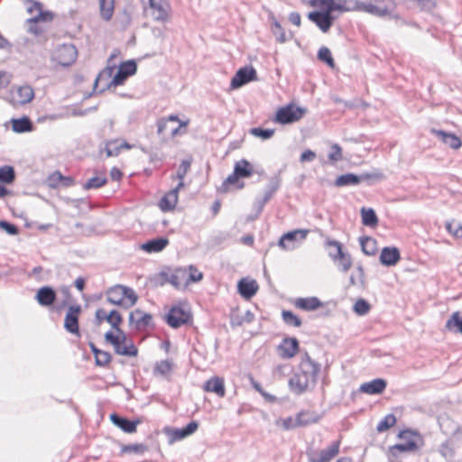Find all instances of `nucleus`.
Segmentation results:
<instances>
[{"label": "nucleus", "mask_w": 462, "mask_h": 462, "mask_svg": "<svg viewBox=\"0 0 462 462\" xmlns=\"http://www.w3.org/2000/svg\"><path fill=\"white\" fill-rule=\"evenodd\" d=\"M326 246L336 247V253L335 254L330 253V258L341 272L346 273L352 266V258L348 253L343 251L342 244L337 240L328 239Z\"/></svg>", "instance_id": "nucleus-10"}, {"label": "nucleus", "mask_w": 462, "mask_h": 462, "mask_svg": "<svg viewBox=\"0 0 462 462\" xmlns=\"http://www.w3.org/2000/svg\"><path fill=\"white\" fill-rule=\"evenodd\" d=\"M446 328L454 333L462 334V316L459 312H454L446 323Z\"/></svg>", "instance_id": "nucleus-44"}, {"label": "nucleus", "mask_w": 462, "mask_h": 462, "mask_svg": "<svg viewBox=\"0 0 462 462\" xmlns=\"http://www.w3.org/2000/svg\"><path fill=\"white\" fill-rule=\"evenodd\" d=\"M178 202V194L176 189H171L164 195L160 200V208L163 212L172 210Z\"/></svg>", "instance_id": "nucleus-36"}, {"label": "nucleus", "mask_w": 462, "mask_h": 462, "mask_svg": "<svg viewBox=\"0 0 462 462\" xmlns=\"http://www.w3.org/2000/svg\"><path fill=\"white\" fill-rule=\"evenodd\" d=\"M362 224L365 226L375 227L378 225V217L372 208H361Z\"/></svg>", "instance_id": "nucleus-37"}, {"label": "nucleus", "mask_w": 462, "mask_h": 462, "mask_svg": "<svg viewBox=\"0 0 462 462\" xmlns=\"http://www.w3.org/2000/svg\"><path fill=\"white\" fill-rule=\"evenodd\" d=\"M78 51L73 44H62L56 51V60L62 67H69L77 59Z\"/></svg>", "instance_id": "nucleus-18"}, {"label": "nucleus", "mask_w": 462, "mask_h": 462, "mask_svg": "<svg viewBox=\"0 0 462 462\" xmlns=\"http://www.w3.org/2000/svg\"><path fill=\"white\" fill-rule=\"evenodd\" d=\"M257 79V72L256 69L253 66H245L240 68L230 82V88L232 89H237L244 85L254 81Z\"/></svg>", "instance_id": "nucleus-16"}, {"label": "nucleus", "mask_w": 462, "mask_h": 462, "mask_svg": "<svg viewBox=\"0 0 462 462\" xmlns=\"http://www.w3.org/2000/svg\"><path fill=\"white\" fill-rule=\"evenodd\" d=\"M187 276L186 268L179 267L171 273L169 283L175 289L180 290L182 288V282H185Z\"/></svg>", "instance_id": "nucleus-38"}, {"label": "nucleus", "mask_w": 462, "mask_h": 462, "mask_svg": "<svg viewBox=\"0 0 462 462\" xmlns=\"http://www.w3.org/2000/svg\"><path fill=\"white\" fill-rule=\"evenodd\" d=\"M335 11L340 13L359 11L369 14H379L380 10L373 5H365V2L359 0H329Z\"/></svg>", "instance_id": "nucleus-8"}, {"label": "nucleus", "mask_w": 462, "mask_h": 462, "mask_svg": "<svg viewBox=\"0 0 462 462\" xmlns=\"http://www.w3.org/2000/svg\"><path fill=\"white\" fill-rule=\"evenodd\" d=\"M189 273H187L184 286L186 287L191 282H198L203 279V273L199 272L194 265L189 266Z\"/></svg>", "instance_id": "nucleus-51"}, {"label": "nucleus", "mask_w": 462, "mask_h": 462, "mask_svg": "<svg viewBox=\"0 0 462 462\" xmlns=\"http://www.w3.org/2000/svg\"><path fill=\"white\" fill-rule=\"evenodd\" d=\"M173 368L174 363L171 360H161L155 363L152 373L155 376L160 375L162 377L167 378L171 374Z\"/></svg>", "instance_id": "nucleus-35"}, {"label": "nucleus", "mask_w": 462, "mask_h": 462, "mask_svg": "<svg viewBox=\"0 0 462 462\" xmlns=\"http://www.w3.org/2000/svg\"><path fill=\"white\" fill-rule=\"evenodd\" d=\"M32 5L28 7L29 12H32L33 9L39 11V14L33 18L28 19L29 27L28 32L38 36L41 35L44 31L38 25L39 21H48L52 18V15L49 12H43L42 10V4L36 1H32Z\"/></svg>", "instance_id": "nucleus-12"}, {"label": "nucleus", "mask_w": 462, "mask_h": 462, "mask_svg": "<svg viewBox=\"0 0 462 462\" xmlns=\"http://www.w3.org/2000/svg\"><path fill=\"white\" fill-rule=\"evenodd\" d=\"M169 245V239L164 236H158L141 245V249L146 253L162 252Z\"/></svg>", "instance_id": "nucleus-30"}, {"label": "nucleus", "mask_w": 462, "mask_h": 462, "mask_svg": "<svg viewBox=\"0 0 462 462\" xmlns=\"http://www.w3.org/2000/svg\"><path fill=\"white\" fill-rule=\"evenodd\" d=\"M357 176L359 179V184L365 181L368 185H372L376 181L385 179L384 174L378 170H374L371 172H363L361 174H357Z\"/></svg>", "instance_id": "nucleus-43"}, {"label": "nucleus", "mask_w": 462, "mask_h": 462, "mask_svg": "<svg viewBox=\"0 0 462 462\" xmlns=\"http://www.w3.org/2000/svg\"><path fill=\"white\" fill-rule=\"evenodd\" d=\"M396 423V418L393 413H389L377 424L376 430L384 432Z\"/></svg>", "instance_id": "nucleus-52"}, {"label": "nucleus", "mask_w": 462, "mask_h": 462, "mask_svg": "<svg viewBox=\"0 0 462 462\" xmlns=\"http://www.w3.org/2000/svg\"><path fill=\"white\" fill-rule=\"evenodd\" d=\"M15 171L13 166L5 165L0 167V182L3 184H12L15 180Z\"/></svg>", "instance_id": "nucleus-45"}, {"label": "nucleus", "mask_w": 462, "mask_h": 462, "mask_svg": "<svg viewBox=\"0 0 462 462\" xmlns=\"http://www.w3.org/2000/svg\"><path fill=\"white\" fill-rule=\"evenodd\" d=\"M0 228L11 236H16L19 234V227L6 220H0Z\"/></svg>", "instance_id": "nucleus-61"}, {"label": "nucleus", "mask_w": 462, "mask_h": 462, "mask_svg": "<svg viewBox=\"0 0 462 462\" xmlns=\"http://www.w3.org/2000/svg\"><path fill=\"white\" fill-rule=\"evenodd\" d=\"M118 69L123 72L126 77H131L134 75L137 71V63L134 60H129L126 61H123Z\"/></svg>", "instance_id": "nucleus-54"}, {"label": "nucleus", "mask_w": 462, "mask_h": 462, "mask_svg": "<svg viewBox=\"0 0 462 462\" xmlns=\"http://www.w3.org/2000/svg\"><path fill=\"white\" fill-rule=\"evenodd\" d=\"M199 429V422L196 420H191L183 428H171L165 427L164 432L169 438V443H173L175 441H180L197 431Z\"/></svg>", "instance_id": "nucleus-14"}, {"label": "nucleus", "mask_w": 462, "mask_h": 462, "mask_svg": "<svg viewBox=\"0 0 462 462\" xmlns=\"http://www.w3.org/2000/svg\"><path fill=\"white\" fill-rule=\"evenodd\" d=\"M114 68L107 67L103 69L96 78L94 81V91H97L98 85L103 84L102 88L98 90V92L103 93L106 89H110L112 87H117L123 85L125 80L128 79L121 70L118 69L116 73L113 76Z\"/></svg>", "instance_id": "nucleus-6"}, {"label": "nucleus", "mask_w": 462, "mask_h": 462, "mask_svg": "<svg viewBox=\"0 0 462 462\" xmlns=\"http://www.w3.org/2000/svg\"><path fill=\"white\" fill-rule=\"evenodd\" d=\"M259 289L255 280L242 278L237 283L238 293L245 300L253 298Z\"/></svg>", "instance_id": "nucleus-25"}, {"label": "nucleus", "mask_w": 462, "mask_h": 462, "mask_svg": "<svg viewBox=\"0 0 462 462\" xmlns=\"http://www.w3.org/2000/svg\"><path fill=\"white\" fill-rule=\"evenodd\" d=\"M431 133L443 143L452 149H458L462 143L460 138L452 133H448L443 130L431 129Z\"/></svg>", "instance_id": "nucleus-29"}, {"label": "nucleus", "mask_w": 462, "mask_h": 462, "mask_svg": "<svg viewBox=\"0 0 462 462\" xmlns=\"http://www.w3.org/2000/svg\"><path fill=\"white\" fill-rule=\"evenodd\" d=\"M300 349V343L296 337H285L278 346V354L283 359L293 357Z\"/></svg>", "instance_id": "nucleus-21"}, {"label": "nucleus", "mask_w": 462, "mask_h": 462, "mask_svg": "<svg viewBox=\"0 0 462 462\" xmlns=\"http://www.w3.org/2000/svg\"><path fill=\"white\" fill-rule=\"evenodd\" d=\"M401 259L400 251L395 246H385L380 254V263L384 266H394Z\"/></svg>", "instance_id": "nucleus-26"}, {"label": "nucleus", "mask_w": 462, "mask_h": 462, "mask_svg": "<svg viewBox=\"0 0 462 462\" xmlns=\"http://www.w3.org/2000/svg\"><path fill=\"white\" fill-rule=\"evenodd\" d=\"M11 122L12 129L15 133L22 134L32 132L33 130V124L32 120L26 116H23L20 118H14Z\"/></svg>", "instance_id": "nucleus-33"}, {"label": "nucleus", "mask_w": 462, "mask_h": 462, "mask_svg": "<svg viewBox=\"0 0 462 462\" xmlns=\"http://www.w3.org/2000/svg\"><path fill=\"white\" fill-rule=\"evenodd\" d=\"M249 133L262 140H268L274 134V129L254 127L249 130Z\"/></svg>", "instance_id": "nucleus-55"}, {"label": "nucleus", "mask_w": 462, "mask_h": 462, "mask_svg": "<svg viewBox=\"0 0 462 462\" xmlns=\"http://www.w3.org/2000/svg\"><path fill=\"white\" fill-rule=\"evenodd\" d=\"M204 391L214 393L218 397H224L226 394L224 379L218 376H214L208 379L203 386Z\"/></svg>", "instance_id": "nucleus-31"}, {"label": "nucleus", "mask_w": 462, "mask_h": 462, "mask_svg": "<svg viewBox=\"0 0 462 462\" xmlns=\"http://www.w3.org/2000/svg\"><path fill=\"white\" fill-rule=\"evenodd\" d=\"M188 122L180 121L178 116L171 115L168 117L160 118L157 121V134L162 142L165 143L176 136L180 127L186 126Z\"/></svg>", "instance_id": "nucleus-5"}, {"label": "nucleus", "mask_w": 462, "mask_h": 462, "mask_svg": "<svg viewBox=\"0 0 462 462\" xmlns=\"http://www.w3.org/2000/svg\"><path fill=\"white\" fill-rule=\"evenodd\" d=\"M106 300L113 304L129 309L136 304L138 296L135 291L127 286L116 284L110 287L106 292Z\"/></svg>", "instance_id": "nucleus-4"}, {"label": "nucleus", "mask_w": 462, "mask_h": 462, "mask_svg": "<svg viewBox=\"0 0 462 462\" xmlns=\"http://www.w3.org/2000/svg\"><path fill=\"white\" fill-rule=\"evenodd\" d=\"M239 179L241 178L236 174L235 171H233V173L230 174L222 183L220 190L223 192L227 191L229 185H236L237 189H242L245 187V183L243 181H239Z\"/></svg>", "instance_id": "nucleus-48"}, {"label": "nucleus", "mask_w": 462, "mask_h": 462, "mask_svg": "<svg viewBox=\"0 0 462 462\" xmlns=\"http://www.w3.org/2000/svg\"><path fill=\"white\" fill-rule=\"evenodd\" d=\"M272 197L273 196H271L270 194L264 192L263 197L255 198L254 202V208L256 211V217H258L262 213L264 205L272 199Z\"/></svg>", "instance_id": "nucleus-59"}, {"label": "nucleus", "mask_w": 462, "mask_h": 462, "mask_svg": "<svg viewBox=\"0 0 462 462\" xmlns=\"http://www.w3.org/2000/svg\"><path fill=\"white\" fill-rule=\"evenodd\" d=\"M398 437L402 440V443L395 444L390 449L393 456H397V452H411L418 449L417 439H420L418 431L412 430H402Z\"/></svg>", "instance_id": "nucleus-9"}, {"label": "nucleus", "mask_w": 462, "mask_h": 462, "mask_svg": "<svg viewBox=\"0 0 462 462\" xmlns=\"http://www.w3.org/2000/svg\"><path fill=\"white\" fill-rule=\"evenodd\" d=\"M371 309L369 302L365 299H358L353 306V310L359 316L366 315Z\"/></svg>", "instance_id": "nucleus-56"}, {"label": "nucleus", "mask_w": 462, "mask_h": 462, "mask_svg": "<svg viewBox=\"0 0 462 462\" xmlns=\"http://www.w3.org/2000/svg\"><path fill=\"white\" fill-rule=\"evenodd\" d=\"M358 184L359 179L357 174L352 172L345 173L338 176L334 182V185L337 187L356 186Z\"/></svg>", "instance_id": "nucleus-39"}, {"label": "nucleus", "mask_w": 462, "mask_h": 462, "mask_svg": "<svg viewBox=\"0 0 462 462\" xmlns=\"http://www.w3.org/2000/svg\"><path fill=\"white\" fill-rule=\"evenodd\" d=\"M294 305L300 310L312 311L322 307L324 303L319 298L313 296L307 298H298L295 300Z\"/></svg>", "instance_id": "nucleus-32"}, {"label": "nucleus", "mask_w": 462, "mask_h": 462, "mask_svg": "<svg viewBox=\"0 0 462 462\" xmlns=\"http://www.w3.org/2000/svg\"><path fill=\"white\" fill-rule=\"evenodd\" d=\"M34 97V90L29 85L14 87L11 89L9 102L13 106H22L31 102Z\"/></svg>", "instance_id": "nucleus-13"}, {"label": "nucleus", "mask_w": 462, "mask_h": 462, "mask_svg": "<svg viewBox=\"0 0 462 462\" xmlns=\"http://www.w3.org/2000/svg\"><path fill=\"white\" fill-rule=\"evenodd\" d=\"M146 451H148V447L141 443L127 444L121 447L122 453H134L137 455H143Z\"/></svg>", "instance_id": "nucleus-49"}, {"label": "nucleus", "mask_w": 462, "mask_h": 462, "mask_svg": "<svg viewBox=\"0 0 462 462\" xmlns=\"http://www.w3.org/2000/svg\"><path fill=\"white\" fill-rule=\"evenodd\" d=\"M106 183L107 178L106 176H95L83 184V189L86 190L96 189L105 186Z\"/></svg>", "instance_id": "nucleus-47"}, {"label": "nucleus", "mask_w": 462, "mask_h": 462, "mask_svg": "<svg viewBox=\"0 0 462 462\" xmlns=\"http://www.w3.org/2000/svg\"><path fill=\"white\" fill-rule=\"evenodd\" d=\"M365 5H370L379 9L381 12L379 14H373L376 17L390 16L395 9L393 0H365Z\"/></svg>", "instance_id": "nucleus-28"}, {"label": "nucleus", "mask_w": 462, "mask_h": 462, "mask_svg": "<svg viewBox=\"0 0 462 462\" xmlns=\"http://www.w3.org/2000/svg\"><path fill=\"white\" fill-rule=\"evenodd\" d=\"M116 332V334H114L109 330L105 333V340L113 346L115 353L125 356H136L138 348L133 340L121 328Z\"/></svg>", "instance_id": "nucleus-3"}, {"label": "nucleus", "mask_w": 462, "mask_h": 462, "mask_svg": "<svg viewBox=\"0 0 462 462\" xmlns=\"http://www.w3.org/2000/svg\"><path fill=\"white\" fill-rule=\"evenodd\" d=\"M191 319L192 317L190 312L179 306L171 307L166 315L167 324L173 328H178L188 324Z\"/></svg>", "instance_id": "nucleus-15"}, {"label": "nucleus", "mask_w": 462, "mask_h": 462, "mask_svg": "<svg viewBox=\"0 0 462 462\" xmlns=\"http://www.w3.org/2000/svg\"><path fill=\"white\" fill-rule=\"evenodd\" d=\"M320 371V365L312 360L310 355L305 352L301 356L299 370L288 382L291 393L301 395L315 387L318 375Z\"/></svg>", "instance_id": "nucleus-1"}, {"label": "nucleus", "mask_w": 462, "mask_h": 462, "mask_svg": "<svg viewBox=\"0 0 462 462\" xmlns=\"http://www.w3.org/2000/svg\"><path fill=\"white\" fill-rule=\"evenodd\" d=\"M362 252L366 255H374L377 252V242L370 236H362L359 239Z\"/></svg>", "instance_id": "nucleus-41"}, {"label": "nucleus", "mask_w": 462, "mask_h": 462, "mask_svg": "<svg viewBox=\"0 0 462 462\" xmlns=\"http://www.w3.org/2000/svg\"><path fill=\"white\" fill-rule=\"evenodd\" d=\"M110 420L114 425L121 429L125 433H134L136 431L139 420H131L125 417L120 416L116 413L110 415Z\"/></svg>", "instance_id": "nucleus-27"}, {"label": "nucleus", "mask_w": 462, "mask_h": 462, "mask_svg": "<svg viewBox=\"0 0 462 462\" xmlns=\"http://www.w3.org/2000/svg\"><path fill=\"white\" fill-rule=\"evenodd\" d=\"M34 299L42 307H51L57 300V291L53 287L45 285L38 289Z\"/></svg>", "instance_id": "nucleus-22"}, {"label": "nucleus", "mask_w": 462, "mask_h": 462, "mask_svg": "<svg viewBox=\"0 0 462 462\" xmlns=\"http://www.w3.org/2000/svg\"><path fill=\"white\" fill-rule=\"evenodd\" d=\"M319 416L310 411H301L298 413L295 419V426H307L311 423L318 422Z\"/></svg>", "instance_id": "nucleus-42"}, {"label": "nucleus", "mask_w": 462, "mask_h": 462, "mask_svg": "<svg viewBox=\"0 0 462 462\" xmlns=\"http://www.w3.org/2000/svg\"><path fill=\"white\" fill-rule=\"evenodd\" d=\"M308 110L305 107L299 106L291 102L282 107H279L273 118L274 122L280 125H291L300 121Z\"/></svg>", "instance_id": "nucleus-7"}, {"label": "nucleus", "mask_w": 462, "mask_h": 462, "mask_svg": "<svg viewBox=\"0 0 462 462\" xmlns=\"http://www.w3.org/2000/svg\"><path fill=\"white\" fill-rule=\"evenodd\" d=\"M112 360V356L110 353L101 350L98 355L95 356V363L97 366H106Z\"/></svg>", "instance_id": "nucleus-60"}, {"label": "nucleus", "mask_w": 462, "mask_h": 462, "mask_svg": "<svg viewBox=\"0 0 462 462\" xmlns=\"http://www.w3.org/2000/svg\"><path fill=\"white\" fill-rule=\"evenodd\" d=\"M149 6L155 21L164 23L169 19L171 5L168 0H149Z\"/></svg>", "instance_id": "nucleus-19"}, {"label": "nucleus", "mask_w": 462, "mask_h": 462, "mask_svg": "<svg viewBox=\"0 0 462 462\" xmlns=\"http://www.w3.org/2000/svg\"><path fill=\"white\" fill-rule=\"evenodd\" d=\"M191 165V161L189 160H183L179 166V169L177 171L176 177L180 180H183L185 176L187 175L188 171H189Z\"/></svg>", "instance_id": "nucleus-62"}, {"label": "nucleus", "mask_w": 462, "mask_h": 462, "mask_svg": "<svg viewBox=\"0 0 462 462\" xmlns=\"http://www.w3.org/2000/svg\"><path fill=\"white\" fill-rule=\"evenodd\" d=\"M282 319L283 322L290 327L299 328L301 326V319L291 310H283L282 311Z\"/></svg>", "instance_id": "nucleus-46"}, {"label": "nucleus", "mask_w": 462, "mask_h": 462, "mask_svg": "<svg viewBox=\"0 0 462 462\" xmlns=\"http://www.w3.org/2000/svg\"><path fill=\"white\" fill-rule=\"evenodd\" d=\"M152 316L150 313L143 312L136 309L129 314V324L134 325L137 330H142L150 326Z\"/></svg>", "instance_id": "nucleus-23"}, {"label": "nucleus", "mask_w": 462, "mask_h": 462, "mask_svg": "<svg viewBox=\"0 0 462 462\" xmlns=\"http://www.w3.org/2000/svg\"><path fill=\"white\" fill-rule=\"evenodd\" d=\"M308 233L307 229L289 231L281 236L278 245L283 249H293V243L305 240Z\"/></svg>", "instance_id": "nucleus-20"}, {"label": "nucleus", "mask_w": 462, "mask_h": 462, "mask_svg": "<svg viewBox=\"0 0 462 462\" xmlns=\"http://www.w3.org/2000/svg\"><path fill=\"white\" fill-rule=\"evenodd\" d=\"M106 322L109 323L113 329L119 330L120 325L123 322V317L116 310H112L108 314L106 318Z\"/></svg>", "instance_id": "nucleus-53"}, {"label": "nucleus", "mask_w": 462, "mask_h": 462, "mask_svg": "<svg viewBox=\"0 0 462 462\" xmlns=\"http://www.w3.org/2000/svg\"><path fill=\"white\" fill-rule=\"evenodd\" d=\"M272 32L276 37L277 42L280 43H284L287 41L284 29L276 20H274L272 24Z\"/></svg>", "instance_id": "nucleus-57"}, {"label": "nucleus", "mask_w": 462, "mask_h": 462, "mask_svg": "<svg viewBox=\"0 0 462 462\" xmlns=\"http://www.w3.org/2000/svg\"><path fill=\"white\" fill-rule=\"evenodd\" d=\"M317 57L320 61L326 63L329 68L333 69L335 67L334 59L332 57L330 50L328 47H321L318 51Z\"/></svg>", "instance_id": "nucleus-50"}, {"label": "nucleus", "mask_w": 462, "mask_h": 462, "mask_svg": "<svg viewBox=\"0 0 462 462\" xmlns=\"http://www.w3.org/2000/svg\"><path fill=\"white\" fill-rule=\"evenodd\" d=\"M81 311L82 308L79 304H73L69 306L63 324V327L67 332L79 337H80L79 320Z\"/></svg>", "instance_id": "nucleus-11"}, {"label": "nucleus", "mask_w": 462, "mask_h": 462, "mask_svg": "<svg viewBox=\"0 0 462 462\" xmlns=\"http://www.w3.org/2000/svg\"><path fill=\"white\" fill-rule=\"evenodd\" d=\"M331 150L332 151L328 154V159L332 162H337L341 161L343 158V155H342V148L339 146V144L334 143L331 146Z\"/></svg>", "instance_id": "nucleus-63"}, {"label": "nucleus", "mask_w": 462, "mask_h": 462, "mask_svg": "<svg viewBox=\"0 0 462 462\" xmlns=\"http://www.w3.org/2000/svg\"><path fill=\"white\" fill-rule=\"evenodd\" d=\"M387 382L383 378H375L370 382L364 383L359 387V392L370 395L381 394L384 392Z\"/></svg>", "instance_id": "nucleus-24"}, {"label": "nucleus", "mask_w": 462, "mask_h": 462, "mask_svg": "<svg viewBox=\"0 0 462 462\" xmlns=\"http://www.w3.org/2000/svg\"><path fill=\"white\" fill-rule=\"evenodd\" d=\"M105 150L107 157H114L120 153L121 147L116 144V141H110L106 143Z\"/></svg>", "instance_id": "nucleus-64"}, {"label": "nucleus", "mask_w": 462, "mask_h": 462, "mask_svg": "<svg viewBox=\"0 0 462 462\" xmlns=\"http://www.w3.org/2000/svg\"><path fill=\"white\" fill-rule=\"evenodd\" d=\"M98 2L102 19L110 21L114 14L115 0H98Z\"/></svg>", "instance_id": "nucleus-40"}, {"label": "nucleus", "mask_w": 462, "mask_h": 462, "mask_svg": "<svg viewBox=\"0 0 462 462\" xmlns=\"http://www.w3.org/2000/svg\"><path fill=\"white\" fill-rule=\"evenodd\" d=\"M281 181H282V180L280 178V172H279L270 179L269 184L267 186L265 192L270 194L271 196H273V194L279 189V188L281 186Z\"/></svg>", "instance_id": "nucleus-58"}, {"label": "nucleus", "mask_w": 462, "mask_h": 462, "mask_svg": "<svg viewBox=\"0 0 462 462\" xmlns=\"http://www.w3.org/2000/svg\"><path fill=\"white\" fill-rule=\"evenodd\" d=\"M234 171L241 179H245L253 175L254 169L249 161L242 159L235 163Z\"/></svg>", "instance_id": "nucleus-34"}, {"label": "nucleus", "mask_w": 462, "mask_h": 462, "mask_svg": "<svg viewBox=\"0 0 462 462\" xmlns=\"http://www.w3.org/2000/svg\"><path fill=\"white\" fill-rule=\"evenodd\" d=\"M339 452V442H334L322 450L310 449L307 452L310 462H329Z\"/></svg>", "instance_id": "nucleus-17"}, {"label": "nucleus", "mask_w": 462, "mask_h": 462, "mask_svg": "<svg viewBox=\"0 0 462 462\" xmlns=\"http://www.w3.org/2000/svg\"><path fill=\"white\" fill-rule=\"evenodd\" d=\"M310 5L319 7L320 10H315L308 14V19L316 24L322 32H328L332 27L337 16L333 14L335 9L329 0H310Z\"/></svg>", "instance_id": "nucleus-2"}]
</instances>
